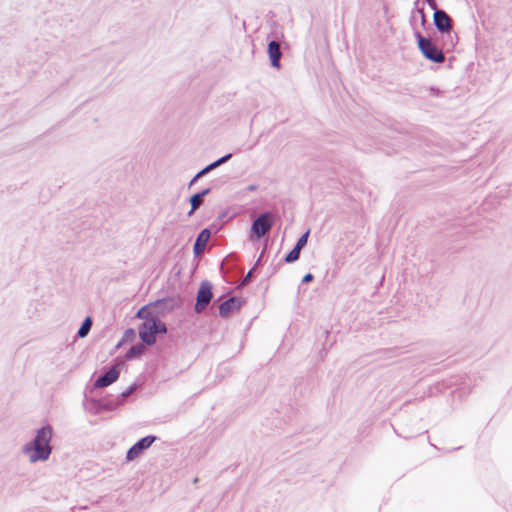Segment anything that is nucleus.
<instances>
[{
  "instance_id": "obj_1",
  "label": "nucleus",
  "mask_w": 512,
  "mask_h": 512,
  "mask_svg": "<svg viewBox=\"0 0 512 512\" xmlns=\"http://www.w3.org/2000/svg\"><path fill=\"white\" fill-rule=\"evenodd\" d=\"M51 436V427H43L38 431L36 438L31 446L27 445L25 447V452L31 453L29 456L31 462L46 460L49 457L51 453V448L49 446Z\"/></svg>"
},
{
  "instance_id": "obj_2",
  "label": "nucleus",
  "mask_w": 512,
  "mask_h": 512,
  "mask_svg": "<svg viewBox=\"0 0 512 512\" xmlns=\"http://www.w3.org/2000/svg\"><path fill=\"white\" fill-rule=\"evenodd\" d=\"M165 332H166L165 325L155 319L146 320L139 327V336H140L141 340L147 345L154 344L156 341V335L158 333H165Z\"/></svg>"
},
{
  "instance_id": "obj_3",
  "label": "nucleus",
  "mask_w": 512,
  "mask_h": 512,
  "mask_svg": "<svg viewBox=\"0 0 512 512\" xmlns=\"http://www.w3.org/2000/svg\"><path fill=\"white\" fill-rule=\"evenodd\" d=\"M274 223V216L267 212L260 215L251 226V239H259L263 237Z\"/></svg>"
},
{
  "instance_id": "obj_4",
  "label": "nucleus",
  "mask_w": 512,
  "mask_h": 512,
  "mask_svg": "<svg viewBox=\"0 0 512 512\" xmlns=\"http://www.w3.org/2000/svg\"><path fill=\"white\" fill-rule=\"evenodd\" d=\"M418 46L427 59L436 63H442L444 61V54L432 43L430 39L418 36Z\"/></svg>"
},
{
  "instance_id": "obj_5",
  "label": "nucleus",
  "mask_w": 512,
  "mask_h": 512,
  "mask_svg": "<svg viewBox=\"0 0 512 512\" xmlns=\"http://www.w3.org/2000/svg\"><path fill=\"white\" fill-rule=\"evenodd\" d=\"M212 297V285L207 281L201 282L197 292L195 311L197 313L202 312L210 303Z\"/></svg>"
},
{
  "instance_id": "obj_6",
  "label": "nucleus",
  "mask_w": 512,
  "mask_h": 512,
  "mask_svg": "<svg viewBox=\"0 0 512 512\" xmlns=\"http://www.w3.org/2000/svg\"><path fill=\"white\" fill-rule=\"evenodd\" d=\"M156 437L154 436H146L142 439H140L138 442H136L127 452V460L131 461L134 460L136 457H138L143 450L147 449L152 445V443L155 441Z\"/></svg>"
},
{
  "instance_id": "obj_7",
  "label": "nucleus",
  "mask_w": 512,
  "mask_h": 512,
  "mask_svg": "<svg viewBox=\"0 0 512 512\" xmlns=\"http://www.w3.org/2000/svg\"><path fill=\"white\" fill-rule=\"evenodd\" d=\"M120 375L118 366H113L105 375L99 377L95 382L96 388H104L114 383Z\"/></svg>"
},
{
  "instance_id": "obj_8",
  "label": "nucleus",
  "mask_w": 512,
  "mask_h": 512,
  "mask_svg": "<svg viewBox=\"0 0 512 512\" xmlns=\"http://www.w3.org/2000/svg\"><path fill=\"white\" fill-rule=\"evenodd\" d=\"M434 23L438 30L441 32H448L451 29V19L442 10H437L434 13Z\"/></svg>"
},
{
  "instance_id": "obj_9",
  "label": "nucleus",
  "mask_w": 512,
  "mask_h": 512,
  "mask_svg": "<svg viewBox=\"0 0 512 512\" xmlns=\"http://www.w3.org/2000/svg\"><path fill=\"white\" fill-rule=\"evenodd\" d=\"M268 54L271 61V65L275 68H280L281 51L280 45L276 41H271L268 44Z\"/></svg>"
},
{
  "instance_id": "obj_10",
  "label": "nucleus",
  "mask_w": 512,
  "mask_h": 512,
  "mask_svg": "<svg viewBox=\"0 0 512 512\" xmlns=\"http://www.w3.org/2000/svg\"><path fill=\"white\" fill-rule=\"evenodd\" d=\"M239 302L235 298H230L219 305V314L221 317H228L232 312L238 310Z\"/></svg>"
},
{
  "instance_id": "obj_11",
  "label": "nucleus",
  "mask_w": 512,
  "mask_h": 512,
  "mask_svg": "<svg viewBox=\"0 0 512 512\" xmlns=\"http://www.w3.org/2000/svg\"><path fill=\"white\" fill-rule=\"evenodd\" d=\"M209 238H210V231L208 229H204L200 232V234L197 237L195 246H194V250L196 253H200L204 249Z\"/></svg>"
},
{
  "instance_id": "obj_12",
  "label": "nucleus",
  "mask_w": 512,
  "mask_h": 512,
  "mask_svg": "<svg viewBox=\"0 0 512 512\" xmlns=\"http://www.w3.org/2000/svg\"><path fill=\"white\" fill-rule=\"evenodd\" d=\"M209 192L208 189L202 191L201 193L195 194L191 197L190 203H191V212L193 213L202 203V198L204 195H206Z\"/></svg>"
},
{
  "instance_id": "obj_13",
  "label": "nucleus",
  "mask_w": 512,
  "mask_h": 512,
  "mask_svg": "<svg viewBox=\"0 0 512 512\" xmlns=\"http://www.w3.org/2000/svg\"><path fill=\"white\" fill-rule=\"evenodd\" d=\"M144 351H145V346L144 345H142V344L135 345V346L130 348V350L126 354V357L128 359L134 358V357H138L141 354H143Z\"/></svg>"
},
{
  "instance_id": "obj_14",
  "label": "nucleus",
  "mask_w": 512,
  "mask_h": 512,
  "mask_svg": "<svg viewBox=\"0 0 512 512\" xmlns=\"http://www.w3.org/2000/svg\"><path fill=\"white\" fill-rule=\"evenodd\" d=\"M91 325H92V320H91L90 317H87L84 320V322H83L82 326L80 327V329L78 330L79 337H85L88 334V332H89V330L91 328Z\"/></svg>"
},
{
  "instance_id": "obj_15",
  "label": "nucleus",
  "mask_w": 512,
  "mask_h": 512,
  "mask_svg": "<svg viewBox=\"0 0 512 512\" xmlns=\"http://www.w3.org/2000/svg\"><path fill=\"white\" fill-rule=\"evenodd\" d=\"M229 157H230L229 155H228V156H225V157H223V158L219 159L218 161H216V162H214V163L210 164L209 166H207L206 168H204L203 170H201V171L196 175V177H195V178H199V177H201L202 175H204L205 173H207L209 170H211V169L215 168V167H216V166H218L220 163L224 162V161H225L227 158H229Z\"/></svg>"
},
{
  "instance_id": "obj_16",
  "label": "nucleus",
  "mask_w": 512,
  "mask_h": 512,
  "mask_svg": "<svg viewBox=\"0 0 512 512\" xmlns=\"http://www.w3.org/2000/svg\"><path fill=\"white\" fill-rule=\"evenodd\" d=\"M300 251L298 248L294 247L285 257V261L287 263H291L296 261L300 256Z\"/></svg>"
},
{
  "instance_id": "obj_17",
  "label": "nucleus",
  "mask_w": 512,
  "mask_h": 512,
  "mask_svg": "<svg viewBox=\"0 0 512 512\" xmlns=\"http://www.w3.org/2000/svg\"><path fill=\"white\" fill-rule=\"evenodd\" d=\"M309 231H307L305 234H303L297 241V244L295 245L296 248L301 250L307 243Z\"/></svg>"
},
{
  "instance_id": "obj_18",
  "label": "nucleus",
  "mask_w": 512,
  "mask_h": 512,
  "mask_svg": "<svg viewBox=\"0 0 512 512\" xmlns=\"http://www.w3.org/2000/svg\"><path fill=\"white\" fill-rule=\"evenodd\" d=\"M148 315H149V310L148 308L145 306V307H142L138 310L136 316L138 318H141V319H144L145 321L146 320H150L151 318H148Z\"/></svg>"
},
{
  "instance_id": "obj_19",
  "label": "nucleus",
  "mask_w": 512,
  "mask_h": 512,
  "mask_svg": "<svg viewBox=\"0 0 512 512\" xmlns=\"http://www.w3.org/2000/svg\"><path fill=\"white\" fill-rule=\"evenodd\" d=\"M312 280H313V275H312L311 273L306 274V275L303 277V279H302V281H303L304 283L310 282V281H312Z\"/></svg>"
},
{
  "instance_id": "obj_20",
  "label": "nucleus",
  "mask_w": 512,
  "mask_h": 512,
  "mask_svg": "<svg viewBox=\"0 0 512 512\" xmlns=\"http://www.w3.org/2000/svg\"><path fill=\"white\" fill-rule=\"evenodd\" d=\"M132 390H133V388H130V389H128L127 391H125V392L123 393V396H124V397L128 396V395L132 392Z\"/></svg>"
},
{
  "instance_id": "obj_21",
  "label": "nucleus",
  "mask_w": 512,
  "mask_h": 512,
  "mask_svg": "<svg viewBox=\"0 0 512 512\" xmlns=\"http://www.w3.org/2000/svg\"><path fill=\"white\" fill-rule=\"evenodd\" d=\"M255 188H256L255 186H251L249 189L254 190Z\"/></svg>"
}]
</instances>
